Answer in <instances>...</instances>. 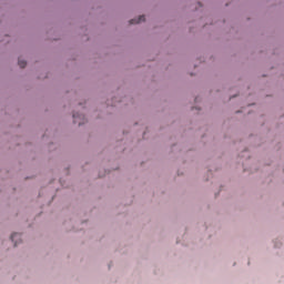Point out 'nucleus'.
Segmentation results:
<instances>
[{
    "label": "nucleus",
    "instance_id": "obj_1",
    "mask_svg": "<svg viewBox=\"0 0 284 284\" xmlns=\"http://www.w3.org/2000/svg\"><path fill=\"white\" fill-rule=\"evenodd\" d=\"M73 123H78V125H83L85 123V115L73 113Z\"/></svg>",
    "mask_w": 284,
    "mask_h": 284
},
{
    "label": "nucleus",
    "instance_id": "obj_2",
    "mask_svg": "<svg viewBox=\"0 0 284 284\" xmlns=\"http://www.w3.org/2000/svg\"><path fill=\"white\" fill-rule=\"evenodd\" d=\"M142 21H145V16H140L138 19L130 20L131 26H134L136 23H142Z\"/></svg>",
    "mask_w": 284,
    "mask_h": 284
},
{
    "label": "nucleus",
    "instance_id": "obj_3",
    "mask_svg": "<svg viewBox=\"0 0 284 284\" xmlns=\"http://www.w3.org/2000/svg\"><path fill=\"white\" fill-rule=\"evenodd\" d=\"M17 239H21V234L14 233L11 235V241H12V243H14V245H17V243H18Z\"/></svg>",
    "mask_w": 284,
    "mask_h": 284
},
{
    "label": "nucleus",
    "instance_id": "obj_4",
    "mask_svg": "<svg viewBox=\"0 0 284 284\" xmlns=\"http://www.w3.org/2000/svg\"><path fill=\"white\" fill-rule=\"evenodd\" d=\"M18 65H19L20 68H26V65H28V62H26V60L19 59V60H18Z\"/></svg>",
    "mask_w": 284,
    "mask_h": 284
}]
</instances>
